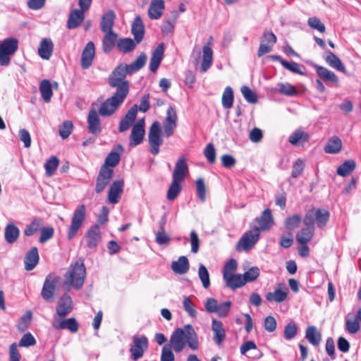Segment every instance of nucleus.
I'll return each mask as SVG.
<instances>
[{"mask_svg":"<svg viewBox=\"0 0 361 361\" xmlns=\"http://www.w3.org/2000/svg\"><path fill=\"white\" fill-rule=\"evenodd\" d=\"M301 221V216L299 214H295L287 217L285 220L284 225L286 229L292 231L299 226Z\"/></svg>","mask_w":361,"mask_h":361,"instance_id":"50","label":"nucleus"},{"mask_svg":"<svg viewBox=\"0 0 361 361\" xmlns=\"http://www.w3.org/2000/svg\"><path fill=\"white\" fill-rule=\"evenodd\" d=\"M39 261L38 250L36 247L31 248L27 253L24 259L25 269L27 271L32 270Z\"/></svg>","mask_w":361,"mask_h":361,"instance_id":"28","label":"nucleus"},{"mask_svg":"<svg viewBox=\"0 0 361 361\" xmlns=\"http://www.w3.org/2000/svg\"><path fill=\"white\" fill-rule=\"evenodd\" d=\"M231 305L232 303L231 301H226L221 304H219L217 307V310L216 311L215 313H216L218 316L220 317H226L231 310Z\"/></svg>","mask_w":361,"mask_h":361,"instance_id":"64","label":"nucleus"},{"mask_svg":"<svg viewBox=\"0 0 361 361\" xmlns=\"http://www.w3.org/2000/svg\"><path fill=\"white\" fill-rule=\"evenodd\" d=\"M315 221L319 228L324 227L329 220L330 213L326 209L314 208Z\"/></svg>","mask_w":361,"mask_h":361,"instance_id":"39","label":"nucleus"},{"mask_svg":"<svg viewBox=\"0 0 361 361\" xmlns=\"http://www.w3.org/2000/svg\"><path fill=\"white\" fill-rule=\"evenodd\" d=\"M116 14L114 11L109 10L105 13L101 20V30L102 32L113 31L112 28L114 25Z\"/></svg>","mask_w":361,"mask_h":361,"instance_id":"34","label":"nucleus"},{"mask_svg":"<svg viewBox=\"0 0 361 361\" xmlns=\"http://www.w3.org/2000/svg\"><path fill=\"white\" fill-rule=\"evenodd\" d=\"M31 311H27L20 318V322L17 325L18 330L20 332L25 331L30 324L32 319Z\"/></svg>","mask_w":361,"mask_h":361,"instance_id":"53","label":"nucleus"},{"mask_svg":"<svg viewBox=\"0 0 361 361\" xmlns=\"http://www.w3.org/2000/svg\"><path fill=\"white\" fill-rule=\"evenodd\" d=\"M325 61L326 63L332 68L341 71L345 72V68L342 63L341 59L333 52L328 51L326 52V56L325 57Z\"/></svg>","mask_w":361,"mask_h":361,"instance_id":"40","label":"nucleus"},{"mask_svg":"<svg viewBox=\"0 0 361 361\" xmlns=\"http://www.w3.org/2000/svg\"><path fill=\"white\" fill-rule=\"evenodd\" d=\"M276 42V35L271 31H264L257 51L258 57H261L265 54L270 52Z\"/></svg>","mask_w":361,"mask_h":361,"instance_id":"11","label":"nucleus"},{"mask_svg":"<svg viewBox=\"0 0 361 361\" xmlns=\"http://www.w3.org/2000/svg\"><path fill=\"white\" fill-rule=\"evenodd\" d=\"M260 228L255 226L250 231L245 232L242 238L239 240L236 249L240 250L242 246L243 250L245 251L250 250L259 239Z\"/></svg>","mask_w":361,"mask_h":361,"instance_id":"8","label":"nucleus"},{"mask_svg":"<svg viewBox=\"0 0 361 361\" xmlns=\"http://www.w3.org/2000/svg\"><path fill=\"white\" fill-rule=\"evenodd\" d=\"M85 206L84 204L79 205L73 214L71 223L68 229L67 238L69 240H72L82 228L85 220Z\"/></svg>","mask_w":361,"mask_h":361,"instance_id":"4","label":"nucleus"},{"mask_svg":"<svg viewBox=\"0 0 361 361\" xmlns=\"http://www.w3.org/2000/svg\"><path fill=\"white\" fill-rule=\"evenodd\" d=\"M73 310L72 299L68 294L63 295L59 300L56 306V314L59 317H64L71 312Z\"/></svg>","mask_w":361,"mask_h":361,"instance_id":"16","label":"nucleus"},{"mask_svg":"<svg viewBox=\"0 0 361 361\" xmlns=\"http://www.w3.org/2000/svg\"><path fill=\"white\" fill-rule=\"evenodd\" d=\"M52 326L56 330L68 329L71 332L75 333L78 330L79 325L77 320L73 317L61 319L54 317Z\"/></svg>","mask_w":361,"mask_h":361,"instance_id":"15","label":"nucleus"},{"mask_svg":"<svg viewBox=\"0 0 361 361\" xmlns=\"http://www.w3.org/2000/svg\"><path fill=\"white\" fill-rule=\"evenodd\" d=\"M18 48V41L16 38H6L0 44V65L7 66L10 63L11 56Z\"/></svg>","mask_w":361,"mask_h":361,"instance_id":"5","label":"nucleus"},{"mask_svg":"<svg viewBox=\"0 0 361 361\" xmlns=\"http://www.w3.org/2000/svg\"><path fill=\"white\" fill-rule=\"evenodd\" d=\"M126 94L116 92L114 95L100 104L98 113H114L117 108L123 103Z\"/></svg>","mask_w":361,"mask_h":361,"instance_id":"10","label":"nucleus"},{"mask_svg":"<svg viewBox=\"0 0 361 361\" xmlns=\"http://www.w3.org/2000/svg\"><path fill=\"white\" fill-rule=\"evenodd\" d=\"M181 182L182 181L173 179L167 192V199L169 200H173L178 195L181 191Z\"/></svg>","mask_w":361,"mask_h":361,"instance_id":"46","label":"nucleus"},{"mask_svg":"<svg viewBox=\"0 0 361 361\" xmlns=\"http://www.w3.org/2000/svg\"><path fill=\"white\" fill-rule=\"evenodd\" d=\"M204 155L207 158V160L210 164H214L216 161V150L212 143L207 145L204 150Z\"/></svg>","mask_w":361,"mask_h":361,"instance_id":"62","label":"nucleus"},{"mask_svg":"<svg viewBox=\"0 0 361 361\" xmlns=\"http://www.w3.org/2000/svg\"><path fill=\"white\" fill-rule=\"evenodd\" d=\"M240 90L244 98L247 102L254 104L257 102V97L256 93L249 87L243 86Z\"/></svg>","mask_w":361,"mask_h":361,"instance_id":"60","label":"nucleus"},{"mask_svg":"<svg viewBox=\"0 0 361 361\" xmlns=\"http://www.w3.org/2000/svg\"><path fill=\"white\" fill-rule=\"evenodd\" d=\"M73 124L71 121H65L59 126V134L63 140L67 139L71 134Z\"/></svg>","mask_w":361,"mask_h":361,"instance_id":"47","label":"nucleus"},{"mask_svg":"<svg viewBox=\"0 0 361 361\" xmlns=\"http://www.w3.org/2000/svg\"><path fill=\"white\" fill-rule=\"evenodd\" d=\"M259 269L257 267H252L243 276L244 282H252L256 280L259 276Z\"/></svg>","mask_w":361,"mask_h":361,"instance_id":"54","label":"nucleus"},{"mask_svg":"<svg viewBox=\"0 0 361 361\" xmlns=\"http://www.w3.org/2000/svg\"><path fill=\"white\" fill-rule=\"evenodd\" d=\"M54 44L50 38H43L38 48V54L45 60H49L53 53Z\"/></svg>","mask_w":361,"mask_h":361,"instance_id":"23","label":"nucleus"},{"mask_svg":"<svg viewBox=\"0 0 361 361\" xmlns=\"http://www.w3.org/2000/svg\"><path fill=\"white\" fill-rule=\"evenodd\" d=\"M355 168V161L353 159H348L338 167L336 173L342 177H345L353 171Z\"/></svg>","mask_w":361,"mask_h":361,"instance_id":"41","label":"nucleus"},{"mask_svg":"<svg viewBox=\"0 0 361 361\" xmlns=\"http://www.w3.org/2000/svg\"><path fill=\"white\" fill-rule=\"evenodd\" d=\"M59 164V160L56 157L53 156L50 159H49L44 164L46 174L48 176H51L56 170Z\"/></svg>","mask_w":361,"mask_h":361,"instance_id":"51","label":"nucleus"},{"mask_svg":"<svg viewBox=\"0 0 361 361\" xmlns=\"http://www.w3.org/2000/svg\"><path fill=\"white\" fill-rule=\"evenodd\" d=\"M86 278V269L83 259H79L71 264L64 275L63 284L68 288L80 290L83 286Z\"/></svg>","mask_w":361,"mask_h":361,"instance_id":"3","label":"nucleus"},{"mask_svg":"<svg viewBox=\"0 0 361 361\" xmlns=\"http://www.w3.org/2000/svg\"><path fill=\"white\" fill-rule=\"evenodd\" d=\"M135 114H126L125 118L121 121L119 130L123 132L129 129L130 127V146H135Z\"/></svg>","mask_w":361,"mask_h":361,"instance_id":"13","label":"nucleus"},{"mask_svg":"<svg viewBox=\"0 0 361 361\" xmlns=\"http://www.w3.org/2000/svg\"><path fill=\"white\" fill-rule=\"evenodd\" d=\"M39 91L42 97L46 102H49L52 97L51 84L48 80H43L39 85Z\"/></svg>","mask_w":361,"mask_h":361,"instance_id":"44","label":"nucleus"},{"mask_svg":"<svg viewBox=\"0 0 361 361\" xmlns=\"http://www.w3.org/2000/svg\"><path fill=\"white\" fill-rule=\"evenodd\" d=\"M188 172V167L185 159L183 157L180 158L176 163L173 172V179L183 181L185 179L186 173Z\"/></svg>","mask_w":361,"mask_h":361,"instance_id":"24","label":"nucleus"},{"mask_svg":"<svg viewBox=\"0 0 361 361\" xmlns=\"http://www.w3.org/2000/svg\"><path fill=\"white\" fill-rule=\"evenodd\" d=\"M85 12V11L82 9H74L71 11L67 21V27L69 29L77 28L84 20Z\"/></svg>","mask_w":361,"mask_h":361,"instance_id":"25","label":"nucleus"},{"mask_svg":"<svg viewBox=\"0 0 361 361\" xmlns=\"http://www.w3.org/2000/svg\"><path fill=\"white\" fill-rule=\"evenodd\" d=\"M288 297L287 291L282 290L279 288H276L274 292H269L266 295V299L272 302L274 301L277 303L282 302L286 300Z\"/></svg>","mask_w":361,"mask_h":361,"instance_id":"43","label":"nucleus"},{"mask_svg":"<svg viewBox=\"0 0 361 361\" xmlns=\"http://www.w3.org/2000/svg\"><path fill=\"white\" fill-rule=\"evenodd\" d=\"M135 72V61L130 64L122 63L116 67L108 77V83L110 87L116 88V91L128 94L129 92V82L127 80L128 75Z\"/></svg>","mask_w":361,"mask_h":361,"instance_id":"2","label":"nucleus"},{"mask_svg":"<svg viewBox=\"0 0 361 361\" xmlns=\"http://www.w3.org/2000/svg\"><path fill=\"white\" fill-rule=\"evenodd\" d=\"M123 183L121 180H116L110 185L108 193V200L110 203L118 202L123 192Z\"/></svg>","mask_w":361,"mask_h":361,"instance_id":"22","label":"nucleus"},{"mask_svg":"<svg viewBox=\"0 0 361 361\" xmlns=\"http://www.w3.org/2000/svg\"><path fill=\"white\" fill-rule=\"evenodd\" d=\"M233 103V89L228 86L225 88L222 95V105L226 109H229Z\"/></svg>","mask_w":361,"mask_h":361,"instance_id":"49","label":"nucleus"},{"mask_svg":"<svg viewBox=\"0 0 361 361\" xmlns=\"http://www.w3.org/2000/svg\"><path fill=\"white\" fill-rule=\"evenodd\" d=\"M164 10L163 0H152L148 8V15L151 19H159Z\"/></svg>","mask_w":361,"mask_h":361,"instance_id":"29","label":"nucleus"},{"mask_svg":"<svg viewBox=\"0 0 361 361\" xmlns=\"http://www.w3.org/2000/svg\"><path fill=\"white\" fill-rule=\"evenodd\" d=\"M20 235L19 228L13 223L8 224L4 230V238L6 241L12 244L14 243Z\"/></svg>","mask_w":361,"mask_h":361,"instance_id":"36","label":"nucleus"},{"mask_svg":"<svg viewBox=\"0 0 361 361\" xmlns=\"http://www.w3.org/2000/svg\"><path fill=\"white\" fill-rule=\"evenodd\" d=\"M95 49L92 42H89L85 47L81 57V66L84 69L90 68L94 56Z\"/></svg>","mask_w":361,"mask_h":361,"instance_id":"18","label":"nucleus"},{"mask_svg":"<svg viewBox=\"0 0 361 361\" xmlns=\"http://www.w3.org/2000/svg\"><path fill=\"white\" fill-rule=\"evenodd\" d=\"M59 281V278L57 276H49L47 277L43 288L42 290V297L46 301L51 300L55 290L56 284Z\"/></svg>","mask_w":361,"mask_h":361,"instance_id":"17","label":"nucleus"},{"mask_svg":"<svg viewBox=\"0 0 361 361\" xmlns=\"http://www.w3.org/2000/svg\"><path fill=\"white\" fill-rule=\"evenodd\" d=\"M171 268L176 274H185L190 269L189 261L185 256H180L177 261L171 263Z\"/></svg>","mask_w":361,"mask_h":361,"instance_id":"31","label":"nucleus"},{"mask_svg":"<svg viewBox=\"0 0 361 361\" xmlns=\"http://www.w3.org/2000/svg\"><path fill=\"white\" fill-rule=\"evenodd\" d=\"M260 228L255 226L250 231L245 232L242 238L239 240L236 249L240 250L242 246L243 250L245 251L250 250L259 239Z\"/></svg>","mask_w":361,"mask_h":361,"instance_id":"9","label":"nucleus"},{"mask_svg":"<svg viewBox=\"0 0 361 361\" xmlns=\"http://www.w3.org/2000/svg\"><path fill=\"white\" fill-rule=\"evenodd\" d=\"M177 114H168L163 123L164 133L166 137H171L177 126Z\"/></svg>","mask_w":361,"mask_h":361,"instance_id":"35","label":"nucleus"},{"mask_svg":"<svg viewBox=\"0 0 361 361\" xmlns=\"http://www.w3.org/2000/svg\"><path fill=\"white\" fill-rule=\"evenodd\" d=\"M114 171L106 166L101 167L96 181L95 191L97 193L102 192L109 183L112 178Z\"/></svg>","mask_w":361,"mask_h":361,"instance_id":"12","label":"nucleus"},{"mask_svg":"<svg viewBox=\"0 0 361 361\" xmlns=\"http://www.w3.org/2000/svg\"><path fill=\"white\" fill-rule=\"evenodd\" d=\"M87 245L90 249H94L100 242L101 231L98 224L90 227L85 233Z\"/></svg>","mask_w":361,"mask_h":361,"instance_id":"14","label":"nucleus"},{"mask_svg":"<svg viewBox=\"0 0 361 361\" xmlns=\"http://www.w3.org/2000/svg\"><path fill=\"white\" fill-rule=\"evenodd\" d=\"M212 329L214 331V340L216 344H221L226 338L225 329L221 321L215 319L212 320Z\"/></svg>","mask_w":361,"mask_h":361,"instance_id":"33","label":"nucleus"},{"mask_svg":"<svg viewBox=\"0 0 361 361\" xmlns=\"http://www.w3.org/2000/svg\"><path fill=\"white\" fill-rule=\"evenodd\" d=\"M183 306L185 311L188 314V315L191 317H197V311L195 308V304L190 299L189 297H185L183 301Z\"/></svg>","mask_w":361,"mask_h":361,"instance_id":"59","label":"nucleus"},{"mask_svg":"<svg viewBox=\"0 0 361 361\" xmlns=\"http://www.w3.org/2000/svg\"><path fill=\"white\" fill-rule=\"evenodd\" d=\"M164 51V44H159L152 53L149 62V69L152 72H155L163 58Z\"/></svg>","mask_w":361,"mask_h":361,"instance_id":"26","label":"nucleus"},{"mask_svg":"<svg viewBox=\"0 0 361 361\" xmlns=\"http://www.w3.org/2000/svg\"><path fill=\"white\" fill-rule=\"evenodd\" d=\"M116 44L119 50L123 53L129 52L135 47L133 40L129 38L120 39Z\"/></svg>","mask_w":361,"mask_h":361,"instance_id":"52","label":"nucleus"},{"mask_svg":"<svg viewBox=\"0 0 361 361\" xmlns=\"http://www.w3.org/2000/svg\"><path fill=\"white\" fill-rule=\"evenodd\" d=\"M345 329L348 333L354 334L360 329V322L355 317L354 319H348L345 322Z\"/></svg>","mask_w":361,"mask_h":361,"instance_id":"61","label":"nucleus"},{"mask_svg":"<svg viewBox=\"0 0 361 361\" xmlns=\"http://www.w3.org/2000/svg\"><path fill=\"white\" fill-rule=\"evenodd\" d=\"M315 68L318 75L324 80L335 82L338 81L336 74L326 68L317 65L315 66Z\"/></svg>","mask_w":361,"mask_h":361,"instance_id":"45","label":"nucleus"},{"mask_svg":"<svg viewBox=\"0 0 361 361\" xmlns=\"http://www.w3.org/2000/svg\"><path fill=\"white\" fill-rule=\"evenodd\" d=\"M213 51L212 49V42H208L202 47V60L200 66V72H206L212 65Z\"/></svg>","mask_w":361,"mask_h":361,"instance_id":"19","label":"nucleus"},{"mask_svg":"<svg viewBox=\"0 0 361 361\" xmlns=\"http://www.w3.org/2000/svg\"><path fill=\"white\" fill-rule=\"evenodd\" d=\"M177 15L175 14L171 18L165 20L163 23L161 30L164 35H167L172 32L174 28V25L176 23Z\"/></svg>","mask_w":361,"mask_h":361,"instance_id":"58","label":"nucleus"},{"mask_svg":"<svg viewBox=\"0 0 361 361\" xmlns=\"http://www.w3.org/2000/svg\"><path fill=\"white\" fill-rule=\"evenodd\" d=\"M310 135L302 130L298 129L288 137V142L293 145H302L310 140Z\"/></svg>","mask_w":361,"mask_h":361,"instance_id":"32","label":"nucleus"},{"mask_svg":"<svg viewBox=\"0 0 361 361\" xmlns=\"http://www.w3.org/2000/svg\"><path fill=\"white\" fill-rule=\"evenodd\" d=\"M102 48L105 53H109L118 42V35L114 31L103 32Z\"/></svg>","mask_w":361,"mask_h":361,"instance_id":"30","label":"nucleus"},{"mask_svg":"<svg viewBox=\"0 0 361 361\" xmlns=\"http://www.w3.org/2000/svg\"><path fill=\"white\" fill-rule=\"evenodd\" d=\"M341 147L342 142L341 139L334 136L329 140L324 147V152L329 154H336L341 151Z\"/></svg>","mask_w":361,"mask_h":361,"instance_id":"42","label":"nucleus"},{"mask_svg":"<svg viewBox=\"0 0 361 361\" xmlns=\"http://www.w3.org/2000/svg\"><path fill=\"white\" fill-rule=\"evenodd\" d=\"M305 338L313 345H318L322 340V335L314 326H310L306 329Z\"/></svg>","mask_w":361,"mask_h":361,"instance_id":"38","label":"nucleus"},{"mask_svg":"<svg viewBox=\"0 0 361 361\" xmlns=\"http://www.w3.org/2000/svg\"><path fill=\"white\" fill-rule=\"evenodd\" d=\"M87 123L89 132L95 136L99 135L102 127L98 114H88Z\"/></svg>","mask_w":361,"mask_h":361,"instance_id":"27","label":"nucleus"},{"mask_svg":"<svg viewBox=\"0 0 361 361\" xmlns=\"http://www.w3.org/2000/svg\"><path fill=\"white\" fill-rule=\"evenodd\" d=\"M186 343L192 350L199 347L197 334L191 324H186L183 329L177 328L171 334L169 344L165 345L161 350V361H174L175 357L172 349L176 353H180Z\"/></svg>","mask_w":361,"mask_h":361,"instance_id":"1","label":"nucleus"},{"mask_svg":"<svg viewBox=\"0 0 361 361\" xmlns=\"http://www.w3.org/2000/svg\"><path fill=\"white\" fill-rule=\"evenodd\" d=\"M148 348V340L145 336L137 338V360L142 357L144 352Z\"/></svg>","mask_w":361,"mask_h":361,"instance_id":"55","label":"nucleus"},{"mask_svg":"<svg viewBox=\"0 0 361 361\" xmlns=\"http://www.w3.org/2000/svg\"><path fill=\"white\" fill-rule=\"evenodd\" d=\"M255 221L259 224L258 228H260V231L269 229L274 224V218L271 209H264L261 216L257 217Z\"/></svg>","mask_w":361,"mask_h":361,"instance_id":"21","label":"nucleus"},{"mask_svg":"<svg viewBox=\"0 0 361 361\" xmlns=\"http://www.w3.org/2000/svg\"><path fill=\"white\" fill-rule=\"evenodd\" d=\"M160 123L158 121L154 122L150 126L148 133V141L150 147V152L157 155L159 152V147L163 144V139L161 137Z\"/></svg>","mask_w":361,"mask_h":361,"instance_id":"6","label":"nucleus"},{"mask_svg":"<svg viewBox=\"0 0 361 361\" xmlns=\"http://www.w3.org/2000/svg\"><path fill=\"white\" fill-rule=\"evenodd\" d=\"M277 91L286 96H294L298 93L295 87L289 83H279Z\"/></svg>","mask_w":361,"mask_h":361,"instance_id":"56","label":"nucleus"},{"mask_svg":"<svg viewBox=\"0 0 361 361\" xmlns=\"http://www.w3.org/2000/svg\"><path fill=\"white\" fill-rule=\"evenodd\" d=\"M198 276L202 286L204 288H208L210 286L209 274L206 267L202 264H200L199 265Z\"/></svg>","mask_w":361,"mask_h":361,"instance_id":"48","label":"nucleus"},{"mask_svg":"<svg viewBox=\"0 0 361 361\" xmlns=\"http://www.w3.org/2000/svg\"><path fill=\"white\" fill-rule=\"evenodd\" d=\"M314 231V227L306 226L302 228L296 235L297 241L301 245L307 244L312 240Z\"/></svg>","mask_w":361,"mask_h":361,"instance_id":"37","label":"nucleus"},{"mask_svg":"<svg viewBox=\"0 0 361 361\" xmlns=\"http://www.w3.org/2000/svg\"><path fill=\"white\" fill-rule=\"evenodd\" d=\"M223 279L226 282V286L231 290H235L245 284L242 274H227L226 272L223 274Z\"/></svg>","mask_w":361,"mask_h":361,"instance_id":"20","label":"nucleus"},{"mask_svg":"<svg viewBox=\"0 0 361 361\" xmlns=\"http://www.w3.org/2000/svg\"><path fill=\"white\" fill-rule=\"evenodd\" d=\"M40 225L41 220L37 219H34L24 230L25 235L31 236L34 235L39 229Z\"/></svg>","mask_w":361,"mask_h":361,"instance_id":"63","label":"nucleus"},{"mask_svg":"<svg viewBox=\"0 0 361 361\" xmlns=\"http://www.w3.org/2000/svg\"><path fill=\"white\" fill-rule=\"evenodd\" d=\"M298 326L295 322L291 321L288 324L286 325L284 329V338L286 340L293 339L298 333Z\"/></svg>","mask_w":361,"mask_h":361,"instance_id":"57","label":"nucleus"},{"mask_svg":"<svg viewBox=\"0 0 361 361\" xmlns=\"http://www.w3.org/2000/svg\"><path fill=\"white\" fill-rule=\"evenodd\" d=\"M260 228L255 226L250 231L245 232L242 238L239 240L236 249L240 250L242 246L243 250L245 251L250 250L259 239Z\"/></svg>","mask_w":361,"mask_h":361,"instance_id":"7","label":"nucleus"}]
</instances>
